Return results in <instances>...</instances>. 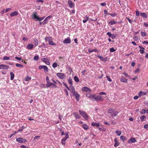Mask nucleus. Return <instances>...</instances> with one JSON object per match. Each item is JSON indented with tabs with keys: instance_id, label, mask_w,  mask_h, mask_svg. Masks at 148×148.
Segmentation results:
<instances>
[{
	"instance_id": "1",
	"label": "nucleus",
	"mask_w": 148,
	"mask_h": 148,
	"mask_svg": "<svg viewBox=\"0 0 148 148\" xmlns=\"http://www.w3.org/2000/svg\"><path fill=\"white\" fill-rule=\"evenodd\" d=\"M79 114L86 120H87L88 119L89 116L85 112L81 110H79Z\"/></svg>"
},
{
	"instance_id": "2",
	"label": "nucleus",
	"mask_w": 148,
	"mask_h": 148,
	"mask_svg": "<svg viewBox=\"0 0 148 148\" xmlns=\"http://www.w3.org/2000/svg\"><path fill=\"white\" fill-rule=\"evenodd\" d=\"M46 86L47 88H49L50 87H51V88L55 87L56 88L57 87V86L54 84L50 82L48 83V84H47Z\"/></svg>"
},
{
	"instance_id": "3",
	"label": "nucleus",
	"mask_w": 148,
	"mask_h": 148,
	"mask_svg": "<svg viewBox=\"0 0 148 148\" xmlns=\"http://www.w3.org/2000/svg\"><path fill=\"white\" fill-rule=\"evenodd\" d=\"M56 75L59 78L61 79H63L66 76L64 74L62 73H57Z\"/></svg>"
},
{
	"instance_id": "4",
	"label": "nucleus",
	"mask_w": 148,
	"mask_h": 148,
	"mask_svg": "<svg viewBox=\"0 0 148 148\" xmlns=\"http://www.w3.org/2000/svg\"><path fill=\"white\" fill-rule=\"evenodd\" d=\"M16 140L19 143H25L27 141L26 140L20 137L16 138Z\"/></svg>"
},
{
	"instance_id": "5",
	"label": "nucleus",
	"mask_w": 148,
	"mask_h": 148,
	"mask_svg": "<svg viewBox=\"0 0 148 148\" xmlns=\"http://www.w3.org/2000/svg\"><path fill=\"white\" fill-rule=\"evenodd\" d=\"M41 60L44 62L47 65L50 64V62H49V60L47 58H43L41 59Z\"/></svg>"
},
{
	"instance_id": "6",
	"label": "nucleus",
	"mask_w": 148,
	"mask_h": 148,
	"mask_svg": "<svg viewBox=\"0 0 148 148\" xmlns=\"http://www.w3.org/2000/svg\"><path fill=\"white\" fill-rule=\"evenodd\" d=\"M52 17V16L51 15H49L42 22V24L44 25L47 24V21L48 20L50 19Z\"/></svg>"
},
{
	"instance_id": "7",
	"label": "nucleus",
	"mask_w": 148,
	"mask_h": 148,
	"mask_svg": "<svg viewBox=\"0 0 148 148\" xmlns=\"http://www.w3.org/2000/svg\"><path fill=\"white\" fill-rule=\"evenodd\" d=\"M36 12H34L32 14V18L34 19H36V21H38L39 17L37 15Z\"/></svg>"
},
{
	"instance_id": "8",
	"label": "nucleus",
	"mask_w": 148,
	"mask_h": 148,
	"mask_svg": "<svg viewBox=\"0 0 148 148\" xmlns=\"http://www.w3.org/2000/svg\"><path fill=\"white\" fill-rule=\"evenodd\" d=\"M63 42L64 44H70L71 43V40L69 37H67L63 41Z\"/></svg>"
},
{
	"instance_id": "9",
	"label": "nucleus",
	"mask_w": 148,
	"mask_h": 148,
	"mask_svg": "<svg viewBox=\"0 0 148 148\" xmlns=\"http://www.w3.org/2000/svg\"><path fill=\"white\" fill-rule=\"evenodd\" d=\"M9 68V66L8 65H6L3 64L0 65V69H8Z\"/></svg>"
},
{
	"instance_id": "10",
	"label": "nucleus",
	"mask_w": 148,
	"mask_h": 148,
	"mask_svg": "<svg viewBox=\"0 0 148 148\" xmlns=\"http://www.w3.org/2000/svg\"><path fill=\"white\" fill-rule=\"evenodd\" d=\"M34 47V45L31 43H29L27 44L26 47L27 49H32Z\"/></svg>"
},
{
	"instance_id": "11",
	"label": "nucleus",
	"mask_w": 148,
	"mask_h": 148,
	"mask_svg": "<svg viewBox=\"0 0 148 148\" xmlns=\"http://www.w3.org/2000/svg\"><path fill=\"white\" fill-rule=\"evenodd\" d=\"M107 35L109 37H111L112 39H114L115 38V36H114V34H111L110 32H108Z\"/></svg>"
},
{
	"instance_id": "12",
	"label": "nucleus",
	"mask_w": 148,
	"mask_h": 148,
	"mask_svg": "<svg viewBox=\"0 0 148 148\" xmlns=\"http://www.w3.org/2000/svg\"><path fill=\"white\" fill-rule=\"evenodd\" d=\"M96 99H95V101H102L103 100V99L102 97L100 96L99 95L96 96Z\"/></svg>"
},
{
	"instance_id": "13",
	"label": "nucleus",
	"mask_w": 148,
	"mask_h": 148,
	"mask_svg": "<svg viewBox=\"0 0 148 148\" xmlns=\"http://www.w3.org/2000/svg\"><path fill=\"white\" fill-rule=\"evenodd\" d=\"M73 114L76 118V119H79L81 118L80 116L76 112H74Z\"/></svg>"
},
{
	"instance_id": "14",
	"label": "nucleus",
	"mask_w": 148,
	"mask_h": 148,
	"mask_svg": "<svg viewBox=\"0 0 148 148\" xmlns=\"http://www.w3.org/2000/svg\"><path fill=\"white\" fill-rule=\"evenodd\" d=\"M120 81L121 82H127V79L125 78L123 76H122L120 79Z\"/></svg>"
},
{
	"instance_id": "15",
	"label": "nucleus",
	"mask_w": 148,
	"mask_h": 148,
	"mask_svg": "<svg viewBox=\"0 0 148 148\" xmlns=\"http://www.w3.org/2000/svg\"><path fill=\"white\" fill-rule=\"evenodd\" d=\"M73 94L75 96V97L77 99V100L78 101L79 99V98L80 97L79 95L76 92H75V93L74 92L73 93Z\"/></svg>"
},
{
	"instance_id": "16",
	"label": "nucleus",
	"mask_w": 148,
	"mask_h": 148,
	"mask_svg": "<svg viewBox=\"0 0 148 148\" xmlns=\"http://www.w3.org/2000/svg\"><path fill=\"white\" fill-rule=\"evenodd\" d=\"M136 142V140L135 139V138H131L129 139L128 140V143H130V142H131L132 143H134Z\"/></svg>"
},
{
	"instance_id": "17",
	"label": "nucleus",
	"mask_w": 148,
	"mask_h": 148,
	"mask_svg": "<svg viewBox=\"0 0 148 148\" xmlns=\"http://www.w3.org/2000/svg\"><path fill=\"white\" fill-rule=\"evenodd\" d=\"M69 138V136L68 134H66V135L65 137L63 138L62 140L61 141L62 144H63V142L65 141Z\"/></svg>"
},
{
	"instance_id": "18",
	"label": "nucleus",
	"mask_w": 148,
	"mask_h": 148,
	"mask_svg": "<svg viewBox=\"0 0 148 148\" xmlns=\"http://www.w3.org/2000/svg\"><path fill=\"white\" fill-rule=\"evenodd\" d=\"M33 43L34 44V46L35 47H36V46H37L38 44V40L36 38H34L33 39Z\"/></svg>"
},
{
	"instance_id": "19",
	"label": "nucleus",
	"mask_w": 148,
	"mask_h": 148,
	"mask_svg": "<svg viewBox=\"0 0 148 148\" xmlns=\"http://www.w3.org/2000/svg\"><path fill=\"white\" fill-rule=\"evenodd\" d=\"M114 141L115 143L114 144V146L115 147H116L118 146L119 145V143H118V141L117 140V138H115L114 139Z\"/></svg>"
},
{
	"instance_id": "20",
	"label": "nucleus",
	"mask_w": 148,
	"mask_h": 148,
	"mask_svg": "<svg viewBox=\"0 0 148 148\" xmlns=\"http://www.w3.org/2000/svg\"><path fill=\"white\" fill-rule=\"evenodd\" d=\"M68 3L70 7L71 8H72L74 6V4H73L72 1L71 0H69L68 1Z\"/></svg>"
},
{
	"instance_id": "21",
	"label": "nucleus",
	"mask_w": 148,
	"mask_h": 148,
	"mask_svg": "<svg viewBox=\"0 0 148 148\" xmlns=\"http://www.w3.org/2000/svg\"><path fill=\"white\" fill-rule=\"evenodd\" d=\"M82 90L86 92L90 91V90L87 87H84L82 89Z\"/></svg>"
},
{
	"instance_id": "22",
	"label": "nucleus",
	"mask_w": 148,
	"mask_h": 148,
	"mask_svg": "<svg viewBox=\"0 0 148 148\" xmlns=\"http://www.w3.org/2000/svg\"><path fill=\"white\" fill-rule=\"evenodd\" d=\"M18 14V12L16 11H14L10 14V16L13 17L17 16Z\"/></svg>"
},
{
	"instance_id": "23",
	"label": "nucleus",
	"mask_w": 148,
	"mask_h": 148,
	"mask_svg": "<svg viewBox=\"0 0 148 148\" xmlns=\"http://www.w3.org/2000/svg\"><path fill=\"white\" fill-rule=\"evenodd\" d=\"M91 125L93 126H96L97 127H99V123L92 122L91 123Z\"/></svg>"
},
{
	"instance_id": "24",
	"label": "nucleus",
	"mask_w": 148,
	"mask_h": 148,
	"mask_svg": "<svg viewBox=\"0 0 148 148\" xmlns=\"http://www.w3.org/2000/svg\"><path fill=\"white\" fill-rule=\"evenodd\" d=\"M69 88H70V90H71V91L73 93L74 92L75 93V91L73 87L71 85L69 86Z\"/></svg>"
},
{
	"instance_id": "25",
	"label": "nucleus",
	"mask_w": 148,
	"mask_h": 148,
	"mask_svg": "<svg viewBox=\"0 0 148 148\" xmlns=\"http://www.w3.org/2000/svg\"><path fill=\"white\" fill-rule=\"evenodd\" d=\"M11 8H8L6 9L5 10L4 9L1 12H2L5 13L11 10Z\"/></svg>"
},
{
	"instance_id": "26",
	"label": "nucleus",
	"mask_w": 148,
	"mask_h": 148,
	"mask_svg": "<svg viewBox=\"0 0 148 148\" xmlns=\"http://www.w3.org/2000/svg\"><path fill=\"white\" fill-rule=\"evenodd\" d=\"M82 127L85 130H87L88 128V125L86 124H83L82 125Z\"/></svg>"
},
{
	"instance_id": "27",
	"label": "nucleus",
	"mask_w": 148,
	"mask_h": 148,
	"mask_svg": "<svg viewBox=\"0 0 148 148\" xmlns=\"http://www.w3.org/2000/svg\"><path fill=\"white\" fill-rule=\"evenodd\" d=\"M49 45H56L51 40H50L49 41Z\"/></svg>"
},
{
	"instance_id": "28",
	"label": "nucleus",
	"mask_w": 148,
	"mask_h": 148,
	"mask_svg": "<svg viewBox=\"0 0 148 148\" xmlns=\"http://www.w3.org/2000/svg\"><path fill=\"white\" fill-rule=\"evenodd\" d=\"M96 95H92L91 96V98L90 99H92L93 101H95V99H96Z\"/></svg>"
},
{
	"instance_id": "29",
	"label": "nucleus",
	"mask_w": 148,
	"mask_h": 148,
	"mask_svg": "<svg viewBox=\"0 0 148 148\" xmlns=\"http://www.w3.org/2000/svg\"><path fill=\"white\" fill-rule=\"evenodd\" d=\"M10 75H11L10 76V79L11 80H13L14 78V75L13 73L12 72H10Z\"/></svg>"
},
{
	"instance_id": "30",
	"label": "nucleus",
	"mask_w": 148,
	"mask_h": 148,
	"mask_svg": "<svg viewBox=\"0 0 148 148\" xmlns=\"http://www.w3.org/2000/svg\"><path fill=\"white\" fill-rule=\"evenodd\" d=\"M44 71L45 72L47 73L48 72V68L47 66H44V67L43 68Z\"/></svg>"
},
{
	"instance_id": "31",
	"label": "nucleus",
	"mask_w": 148,
	"mask_h": 148,
	"mask_svg": "<svg viewBox=\"0 0 148 148\" xmlns=\"http://www.w3.org/2000/svg\"><path fill=\"white\" fill-rule=\"evenodd\" d=\"M117 23V22H116L115 21H110L108 23V24L111 25H113L116 24V23Z\"/></svg>"
},
{
	"instance_id": "32",
	"label": "nucleus",
	"mask_w": 148,
	"mask_h": 148,
	"mask_svg": "<svg viewBox=\"0 0 148 148\" xmlns=\"http://www.w3.org/2000/svg\"><path fill=\"white\" fill-rule=\"evenodd\" d=\"M68 81L69 84L70 85H72V84H73L72 80L70 77H69V79L68 80Z\"/></svg>"
},
{
	"instance_id": "33",
	"label": "nucleus",
	"mask_w": 148,
	"mask_h": 148,
	"mask_svg": "<svg viewBox=\"0 0 148 148\" xmlns=\"http://www.w3.org/2000/svg\"><path fill=\"white\" fill-rule=\"evenodd\" d=\"M120 138L121 140H122L123 141L126 140V137L125 136H120Z\"/></svg>"
},
{
	"instance_id": "34",
	"label": "nucleus",
	"mask_w": 148,
	"mask_h": 148,
	"mask_svg": "<svg viewBox=\"0 0 148 148\" xmlns=\"http://www.w3.org/2000/svg\"><path fill=\"white\" fill-rule=\"evenodd\" d=\"M118 112L117 111H115V110L114 112L112 113L111 115L112 116H116V114L118 113Z\"/></svg>"
},
{
	"instance_id": "35",
	"label": "nucleus",
	"mask_w": 148,
	"mask_h": 148,
	"mask_svg": "<svg viewBox=\"0 0 148 148\" xmlns=\"http://www.w3.org/2000/svg\"><path fill=\"white\" fill-rule=\"evenodd\" d=\"M140 15L143 17H145V18H147V14L145 13H141L140 14Z\"/></svg>"
},
{
	"instance_id": "36",
	"label": "nucleus",
	"mask_w": 148,
	"mask_h": 148,
	"mask_svg": "<svg viewBox=\"0 0 148 148\" xmlns=\"http://www.w3.org/2000/svg\"><path fill=\"white\" fill-rule=\"evenodd\" d=\"M116 133L118 136H120L121 134V132L120 131L116 130L115 132Z\"/></svg>"
},
{
	"instance_id": "37",
	"label": "nucleus",
	"mask_w": 148,
	"mask_h": 148,
	"mask_svg": "<svg viewBox=\"0 0 148 148\" xmlns=\"http://www.w3.org/2000/svg\"><path fill=\"white\" fill-rule=\"evenodd\" d=\"M114 110L112 108H110L108 110V113H112L114 111Z\"/></svg>"
},
{
	"instance_id": "38",
	"label": "nucleus",
	"mask_w": 148,
	"mask_h": 148,
	"mask_svg": "<svg viewBox=\"0 0 148 148\" xmlns=\"http://www.w3.org/2000/svg\"><path fill=\"white\" fill-rule=\"evenodd\" d=\"M145 94V93L143 92L142 91H140V92L138 94V95L139 96H141L142 95H144Z\"/></svg>"
},
{
	"instance_id": "39",
	"label": "nucleus",
	"mask_w": 148,
	"mask_h": 148,
	"mask_svg": "<svg viewBox=\"0 0 148 148\" xmlns=\"http://www.w3.org/2000/svg\"><path fill=\"white\" fill-rule=\"evenodd\" d=\"M74 79L75 81L76 82H78L79 81L78 78L77 76H75L74 77Z\"/></svg>"
},
{
	"instance_id": "40",
	"label": "nucleus",
	"mask_w": 148,
	"mask_h": 148,
	"mask_svg": "<svg viewBox=\"0 0 148 148\" xmlns=\"http://www.w3.org/2000/svg\"><path fill=\"white\" fill-rule=\"evenodd\" d=\"M10 59V58L8 57L5 56H4L3 58V60H9Z\"/></svg>"
},
{
	"instance_id": "41",
	"label": "nucleus",
	"mask_w": 148,
	"mask_h": 148,
	"mask_svg": "<svg viewBox=\"0 0 148 148\" xmlns=\"http://www.w3.org/2000/svg\"><path fill=\"white\" fill-rule=\"evenodd\" d=\"M16 66L18 67H19L20 68H23V66L22 64H19L17 63L16 64Z\"/></svg>"
},
{
	"instance_id": "42",
	"label": "nucleus",
	"mask_w": 148,
	"mask_h": 148,
	"mask_svg": "<svg viewBox=\"0 0 148 148\" xmlns=\"http://www.w3.org/2000/svg\"><path fill=\"white\" fill-rule=\"evenodd\" d=\"M146 118V116H140V119L141 121H144V119Z\"/></svg>"
},
{
	"instance_id": "43",
	"label": "nucleus",
	"mask_w": 148,
	"mask_h": 148,
	"mask_svg": "<svg viewBox=\"0 0 148 148\" xmlns=\"http://www.w3.org/2000/svg\"><path fill=\"white\" fill-rule=\"evenodd\" d=\"M58 64L57 63L55 62L52 65V66L53 68H56Z\"/></svg>"
},
{
	"instance_id": "44",
	"label": "nucleus",
	"mask_w": 148,
	"mask_h": 148,
	"mask_svg": "<svg viewBox=\"0 0 148 148\" xmlns=\"http://www.w3.org/2000/svg\"><path fill=\"white\" fill-rule=\"evenodd\" d=\"M39 59L38 56H36L34 57V60H38Z\"/></svg>"
},
{
	"instance_id": "45",
	"label": "nucleus",
	"mask_w": 148,
	"mask_h": 148,
	"mask_svg": "<svg viewBox=\"0 0 148 148\" xmlns=\"http://www.w3.org/2000/svg\"><path fill=\"white\" fill-rule=\"evenodd\" d=\"M31 77H29L28 76L25 79V81H27L31 79Z\"/></svg>"
},
{
	"instance_id": "46",
	"label": "nucleus",
	"mask_w": 148,
	"mask_h": 148,
	"mask_svg": "<svg viewBox=\"0 0 148 148\" xmlns=\"http://www.w3.org/2000/svg\"><path fill=\"white\" fill-rule=\"evenodd\" d=\"M108 14L110 15L111 16L113 17L116 16L117 15V14L115 13H113V14Z\"/></svg>"
},
{
	"instance_id": "47",
	"label": "nucleus",
	"mask_w": 148,
	"mask_h": 148,
	"mask_svg": "<svg viewBox=\"0 0 148 148\" xmlns=\"http://www.w3.org/2000/svg\"><path fill=\"white\" fill-rule=\"evenodd\" d=\"M140 33L141 34V36H146V34L145 32H141Z\"/></svg>"
},
{
	"instance_id": "48",
	"label": "nucleus",
	"mask_w": 148,
	"mask_h": 148,
	"mask_svg": "<svg viewBox=\"0 0 148 148\" xmlns=\"http://www.w3.org/2000/svg\"><path fill=\"white\" fill-rule=\"evenodd\" d=\"M92 95H90L89 93H87L86 94V97L89 98V99H90L91 96Z\"/></svg>"
},
{
	"instance_id": "49",
	"label": "nucleus",
	"mask_w": 148,
	"mask_h": 148,
	"mask_svg": "<svg viewBox=\"0 0 148 148\" xmlns=\"http://www.w3.org/2000/svg\"><path fill=\"white\" fill-rule=\"evenodd\" d=\"M106 77L107 79V80L110 82H111L112 81V80L110 78L109 76L107 75L106 76Z\"/></svg>"
},
{
	"instance_id": "50",
	"label": "nucleus",
	"mask_w": 148,
	"mask_h": 148,
	"mask_svg": "<svg viewBox=\"0 0 148 148\" xmlns=\"http://www.w3.org/2000/svg\"><path fill=\"white\" fill-rule=\"evenodd\" d=\"M110 51L111 52H114L116 51L113 48H112L110 49Z\"/></svg>"
},
{
	"instance_id": "51",
	"label": "nucleus",
	"mask_w": 148,
	"mask_h": 148,
	"mask_svg": "<svg viewBox=\"0 0 148 148\" xmlns=\"http://www.w3.org/2000/svg\"><path fill=\"white\" fill-rule=\"evenodd\" d=\"M97 57L98 58H100L102 61H103V56H100L99 55H97Z\"/></svg>"
},
{
	"instance_id": "52",
	"label": "nucleus",
	"mask_w": 148,
	"mask_h": 148,
	"mask_svg": "<svg viewBox=\"0 0 148 148\" xmlns=\"http://www.w3.org/2000/svg\"><path fill=\"white\" fill-rule=\"evenodd\" d=\"M46 80L47 82V84H48V83L50 82V81L49 80V78L48 76H47L46 77Z\"/></svg>"
},
{
	"instance_id": "53",
	"label": "nucleus",
	"mask_w": 148,
	"mask_h": 148,
	"mask_svg": "<svg viewBox=\"0 0 148 148\" xmlns=\"http://www.w3.org/2000/svg\"><path fill=\"white\" fill-rule=\"evenodd\" d=\"M63 84L65 86L66 88L69 90H70L69 88L68 87L67 85L64 83H63Z\"/></svg>"
},
{
	"instance_id": "54",
	"label": "nucleus",
	"mask_w": 148,
	"mask_h": 148,
	"mask_svg": "<svg viewBox=\"0 0 148 148\" xmlns=\"http://www.w3.org/2000/svg\"><path fill=\"white\" fill-rule=\"evenodd\" d=\"M25 127L24 126H22L20 129H19L18 130V131L19 132H21L24 129Z\"/></svg>"
},
{
	"instance_id": "55",
	"label": "nucleus",
	"mask_w": 148,
	"mask_h": 148,
	"mask_svg": "<svg viewBox=\"0 0 148 148\" xmlns=\"http://www.w3.org/2000/svg\"><path fill=\"white\" fill-rule=\"evenodd\" d=\"M88 52L90 53H91L93 52V49L89 48L88 49Z\"/></svg>"
},
{
	"instance_id": "56",
	"label": "nucleus",
	"mask_w": 148,
	"mask_h": 148,
	"mask_svg": "<svg viewBox=\"0 0 148 148\" xmlns=\"http://www.w3.org/2000/svg\"><path fill=\"white\" fill-rule=\"evenodd\" d=\"M97 20V19L96 18V19H93L92 18H90L89 19V21H96Z\"/></svg>"
},
{
	"instance_id": "57",
	"label": "nucleus",
	"mask_w": 148,
	"mask_h": 148,
	"mask_svg": "<svg viewBox=\"0 0 148 148\" xmlns=\"http://www.w3.org/2000/svg\"><path fill=\"white\" fill-rule=\"evenodd\" d=\"M140 71V69H139V68H138L135 70V73H138Z\"/></svg>"
},
{
	"instance_id": "58",
	"label": "nucleus",
	"mask_w": 148,
	"mask_h": 148,
	"mask_svg": "<svg viewBox=\"0 0 148 148\" xmlns=\"http://www.w3.org/2000/svg\"><path fill=\"white\" fill-rule=\"evenodd\" d=\"M146 111L144 109H142L141 113L143 114H144L145 113Z\"/></svg>"
},
{
	"instance_id": "59",
	"label": "nucleus",
	"mask_w": 148,
	"mask_h": 148,
	"mask_svg": "<svg viewBox=\"0 0 148 148\" xmlns=\"http://www.w3.org/2000/svg\"><path fill=\"white\" fill-rule=\"evenodd\" d=\"M99 95H106V93L104 92H100L99 93Z\"/></svg>"
},
{
	"instance_id": "60",
	"label": "nucleus",
	"mask_w": 148,
	"mask_h": 148,
	"mask_svg": "<svg viewBox=\"0 0 148 148\" xmlns=\"http://www.w3.org/2000/svg\"><path fill=\"white\" fill-rule=\"evenodd\" d=\"M144 50L143 49H140L139 50V51L141 53L143 54L145 52Z\"/></svg>"
},
{
	"instance_id": "61",
	"label": "nucleus",
	"mask_w": 148,
	"mask_h": 148,
	"mask_svg": "<svg viewBox=\"0 0 148 148\" xmlns=\"http://www.w3.org/2000/svg\"><path fill=\"white\" fill-rule=\"evenodd\" d=\"M140 14L139 11L138 10H137L136 12V15L137 16H139Z\"/></svg>"
},
{
	"instance_id": "62",
	"label": "nucleus",
	"mask_w": 148,
	"mask_h": 148,
	"mask_svg": "<svg viewBox=\"0 0 148 148\" xmlns=\"http://www.w3.org/2000/svg\"><path fill=\"white\" fill-rule=\"evenodd\" d=\"M15 58L18 60H21V58H19L17 56H16L15 57Z\"/></svg>"
},
{
	"instance_id": "63",
	"label": "nucleus",
	"mask_w": 148,
	"mask_h": 148,
	"mask_svg": "<svg viewBox=\"0 0 148 148\" xmlns=\"http://www.w3.org/2000/svg\"><path fill=\"white\" fill-rule=\"evenodd\" d=\"M144 25L146 27H148V23L145 22L144 23Z\"/></svg>"
},
{
	"instance_id": "64",
	"label": "nucleus",
	"mask_w": 148,
	"mask_h": 148,
	"mask_svg": "<svg viewBox=\"0 0 148 148\" xmlns=\"http://www.w3.org/2000/svg\"><path fill=\"white\" fill-rule=\"evenodd\" d=\"M144 127L145 129H147L148 128V124H147L145 125L144 126Z\"/></svg>"
}]
</instances>
